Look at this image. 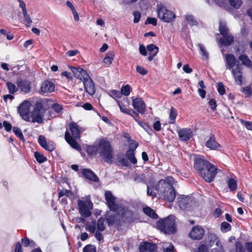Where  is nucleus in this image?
<instances>
[{
	"label": "nucleus",
	"mask_w": 252,
	"mask_h": 252,
	"mask_svg": "<svg viewBox=\"0 0 252 252\" xmlns=\"http://www.w3.org/2000/svg\"><path fill=\"white\" fill-rule=\"evenodd\" d=\"M223 37L219 40V43L226 46L230 45L234 40L233 36L230 33L223 35Z\"/></svg>",
	"instance_id": "obj_23"
},
{
	"label": "nucleus",
	"mask_w": 252,
	"mask_h": 252,
	"mask_svg": "<svg viewBox=\"0 0 252 252\" xmlns=\"http://www.w3.org/2000/svg\"><path fill=\"white\" fill-rule=\"evenodd\" d=\"M69 126L72 137L70 136L69 132L66 131L65 134V140L73 148L80 151L81 150L80 146L74 140V139L80 138V131L79 127L75 123H70Z\"/></svg>",
	"instance_id": "obj_5"
},
{
	"label": "nucleus",
	"mask_w": 252,
	"mask_h": 252,
	"mask_svg": "<svg viewBox=\"0 0 252 252\" xmlns=\"http://www.w3.org/2000/svg\"><path fill=\"white\" fill-rule=\"evenodd\" d=\"M219 31L220 34L222 35L229 33L228 29L226 26V24L224 21H220V22Z\"/></svg>",
	"instance_id": "obj_32"
},
{
	"label": "nucleus",
	"mask_w": 252,
	"mask_h": 252,
	"mask_svg": "<svg viewBox=\"0 0 252 252\" xmlns=\"http://www.w3.org/2000/svg\"><path fill=\"white\" fill-rule=\"evenodd\" d=\"M225 58L226 69L229 70L233 69L236 63V59L234 55L232 54H226Z\"/></svg>",
	"instance_id": "obj_21"
},
{
	"label": "nucleus",
	"mask_w": 252,
	"mask_h": 252,
	"mask_svg": "<svg viewBox=\"0 0 252 252\" xmlns=\"http://www.w3.org/2000/svg\"><path fill=\"white\" fill-rule=\"evenodd\" d=\"M17 84L20 90L25 93H28L31 90L30 83L27 81L18 80L17 82Z\"/></svg>",
	"instance_id": "obj_25"
},
{
	"label": "nucleus",
	"mask_w": 252,
	"mask_h": 252,
	"mask_svg": "<svg viewBox=\"0 0 252 252\" xmlns=\"http://www.w3.org/2000/svg\"><path fill=\"white\" fill-rule=\"evenodd\" d=\"M157 20L155 18L148 17L145 22V24L147 25L150 24L154 26H156L157 25Z\"/></svg>",
	"instance_id": "obj_61"
},
{
	"label": "nucleus",
	"mask_w": 252,
	"mask_h": 252,
	"mask_svg": "<svg viewBox=\"0 0 252 252\" xmlns=\"http://www.w3.org/2000/svg\"><path fill=\"white\" fill-rule=\"evenodd\" d=\"M143 212L145 214L153 219H156L158 217L155 212L149 207L144 208L143 209Z\"/></svg>",
	"instance_id": "obj_34"
},
{
	"label": "nucleus",
	"mask_w": 252,
	"mask_h": 252,
	"mask_svg": "<svg viewBox=\"0 0 252 252\" xmlns=\"http://www.w3.org/2000/svg\"><path fill=\"white\" fill-rule=\"evenodd\" d=\"M218 91L220 95H223L225 94V89L222 83H218Z\"/></svg>",
	"instance_id": "obj_60"
},
{
	"label": "nucleus",
	"mask_w": 252,
	"mask_h": 252,
	"mask_svg": "<svg viewBox=\"0 0 252 252\" xmlns=\"http://www.w3.org/2000/svg\"><path fill=\"white\" fill-rule=\"evenodd\" d=\"M136 71L142 75H146L147 73V71L146 69L140 65L136 66Z\"/></svg>",
	"instance_id": "obj_62"
},
{
	"label": "nucleus",
	"mask_w": 252,
	"mask_h": 252,
	"mask_svg": "<svg viewBox=\"0 0 252 252\" xmlns=\"http://www.w3.org/2000/svg\"><path fill=\"white\" fill-rule=\"evenodd\" d=\"M194 167L201 177L208 182H212L217 173V168L202 157H195Z\"/></svg>",
	"instance_id": "obj_1"
},
{
	"label": "nucleus",
	"mask_w": 252,
	"mask_h": 252,
	"mask_svg": "<svg viewBox=\"0 0 252 252\" xmlns=\"http://www.w3.org/2000/svg\"><path fill=\"white\" fill-rule=\"evenodd\" d=\"M216 247L212 249L211 252H224V250L220 241L216 244Z\"/></svg>",
	"instance_id": "obj_49"
},
{
	"label": "nucleus",
	"mask_w": 252,
	"mask_h": 252,
	"mask_svg": "<svg viewBox=\"0 0 252 252\" xmlns=\"http://www.w3.org/2000/svg\"><path fill=\"white\" fill-rule=\"evenodd\" d=\"M34 155L36 160L39 163H42L46 161L47 159L43 155L40 154L38 152H35Z\"/></svg>",
	"instance_id": "obj_48"
},
{
	"label": "nucleus",
	"mask_w": 252,
	"mask_h": 252,
	"mask_svg": "<svg viewBox=\"0 0 252 252\" xmlns=\"http://www.w3.org/2000/svg\"><path fill=\"white\" fill-rule=\"evenodd\" d=\"M159 18L165 22H170L175 18V14L172 11L168 10L162 4H158L157 8Z\"/></svg>",
	"instance_id": "obj_9"
},
{
	"label": "nucleus",
	"mask_w": 252,
	"mask_h": 252,
	"mask_svg": "<svg viewBox=\"0 0 252 252\" xmlns=\"http://www.w3.org/2000/svg\"><path fill=\"white\" fill-rule=\"evenodd\" d=\"M104 219L100 218L96 223L97 231H102L105 229V226L104 225Z\"/></svg>",
	"instance_id": "obj_40"
},
{
	"label": "nucleus",
	"mask_w": 252,
	"mask_h": 252,
	"mask_svg": "<svg viewBox=\"0 0 252 252\" xmlns=\"http://www.w3.org/2000/svg\"><path fill=\"white\" fill-rule=\"evenodd\" d=\"M70 68L75 76L83 82L86 91L89 94L94 95L95 92V87L87 71L81 67H70Z\"/></svg>",
	"instance_id": "obj_4"
},
{
	"label": "nucleus",
	"mask_w": 252,
	"mask_h": 252,
	"mask_svg": "<svg viewBox=\"0 0 252 252\" xmlns=\"http://www.w3.org/2000/svg\"><path fill=\"white\" fill-rule=\"evenodd\" d=\"M83 252H96V249L94 246L89 245L84 248Z\"/></svg>",
	"instance_id": "obj_58"
},
{
	"label": "nucleus",
	"mask_w": 252,
	"mask_h": 252,
	"mask_svg": "<svg viewBox=\"0 0 252 252\" xmlns=\"http://www.w3.org/2000/svg\"><path fill=\"white\" fill-rule=\"evenodd\" d=\"M147 50L150 54H154V56H156L158 51V48L154 44H150L147 46Z\"/></svg>",
	"instance_id": "obj_42"
},
{
	"label": "nucleus",
	"mask_w": 252,
	"mask_h": 252,
	"mask_svg": "<svg viewBox=\"0 0 252 252\" xmlns=\"http://www.w3.org/2000/svg\"><path fill=\"white\" fill-rule=\"evenodd\" d=\"M9 93L11 94H14L18 90V88L11 82H7L6 84Z\"/></svg>",
	"instance_id": "obj_45"
},
{
	"label": "nucleus",
	"mask_w": 252,
	"mask_h": 252,
	"mask_svg": "<svg viewBox=\"0 0 252 252\" xmlns=\"http://www.w3.org/2000/svg\"><path fill=\"white\" fill-rule=\"evenodd\" d=\"M146 180V177L144 174H136L134 177L135 181L137 182H141Z\"/></svg>",
	"instance_id": "obj_59"
},
{
	"label": "nucleus",
	"mask_w": 252,
	"mask_h": 252,
	"mask_svg": "<svg viewBox=\"0 0 252 252\" xmlns=\"http://www.w3.org/2000/svg\"><path fill=\"white\" fill-rule=\"evenodd\" d=\"M208 249L205 245H201L197 249H193L192 252H208Z\"/></svg>",
	"instance_id": "obj_57"
},
{
	"label": "nucleus",
	"mask_w": 252,
	"mask_h": 252,
	"mask_svg": "<svg viewBox=\"0 0 252 252\" xmlns=\"http://www.w3.org/2000/svg\"><path fill=\"white\" fill-rule=\"evenodd\" d=\"M207 147L211 150H217L220 147V145L216 141L214 135L211 136L209 140L206 143Z\"/></svg>",
	"instance_id": "obj_24"
},
{
	"label": "nucleus",
	"mask_w": 252,
	"mask_h": 252,
	"mask_svg": "<svg viewBox=\"0 0 252 252\" xmlns=\"http://www.w3.org/2000/svg\"><path fill=\"white\" fill-rule=\"evenodd\" d=\"M186 18L188 23L191 26L195 25L197 24L196 20L194 19V17L191 15H187L186 16Z\"/></svg>",
	"instance_id": "obj_53"
},
{
	"label": "nucleus",
	"mask_w": 252,
	"mask_h": 252,
	"mask_svg": "<svg viewBox=\"0 0 252 252\" xmlns=\"http://www.w3.org/2000/svg\"><path fill=\"white\" fill-rule=\"evenodd\" d=\"M87 151L90 155L99 154L105 161L108 162L112 158V149L110 143L104 140H101L98 145L89 146Z\"/></svg>",
	"instance_id": "obj_3"
},
{
	"label": "nucleus",
	"mask_w": 252,
	"mask_h": 252,
	"mask_svg": "<svg viewBox=\"0 0 252 252\" xmlns=\"http://www.w3.org/2000/svg\"><path fill=\"white\" fill-rule=\"evenodd\" d=\"M22 245L25 247H33L35 246V242L32 240H30L28 238H25L22 240Z\"/></svg>",
	"instance_id": "obj_44"
},
{
	"label": "nucleus",
	"mask_w": 252,
	"mask_h": 252,
	"mask_svg": "<svg viewBox=\"0 0 252 252\" xmlns=\"http://www.w3.org/2000/svg\"><path fill=\"white\" fill-rule=\"evenodd\" d=\"M45 109L40 102H37L33 111L30 113L31 121L32 123L39 124L43 122V117L45 112Z\"/></svg>",
	"instance_id": "obj_7"
},
{
	"label": "nucleus",
	"mask_w": 252,
	"mask_h": 252,
	"mask_svg": "<svg viewBox=\"0 0 252 252\" xmlns=\"http://www.w3.org/2000/svg\"><path fill=\"white\" fill-rule=\"evenodd\" d=\"M239 60L242 63L248 67H252V63L248 57L245 55H240L239 57Z\"/></svg>",
	"instance_id": "obj_29"
},
{
	"label": "nucleus",
	"mask_w": 252,
	"mask_h": 252,
	"mask_svg": "<svg viewBox=\"0 0 252 252\" xmlns=\"http://www.w3.org/2000/svg\"><path fill=\"white\" fill-rule=\"evenodd\" d=\"M177 116V112L174 108H171L169 114V124H174L176 118Z\"/></svg>",
	"instance_id": "obj_38"
},
{
	"label": "nucleus",
	"mask_w": 252,
	"mask_h": 252,
	"mask_svg": "<svg viewBox=\"0 0 252 252\" xmlns=\"http://www.w3.org/2000/svg\"><path fill=\"white\" fill-rule=\"evenodd\" d=\"M38 142L40 145L46 150L52 151L55 149V146L52 142H47L46 138L42 135L38 137Z\"/></svg>",
	"instance_id": "obj_17"
},
{
	"label": "nucleus",
	"mask_w": 252,
	"mask_h": 252,
	"mask_svg": "<svg viewBox=\"0 0 252 252\" xmlns=\"http://www.w3.org/2000/svg\"><path fill=\"white\" fill-rule=\"evenodd\" d=\"M227 183L228 187L231 191H234L236 189L237 182L235 179L230 178L227 180Z\"/></svg>",
	"instance_id": "obj_35"
},
{
	"label": "nucleus",
	"mask_w": 252,
	"mask_h": 252,
	"mask_svg": "<svg viewBox=\"0 0 252 252\" xmlns=\"http://www.w3.org/2000/svg\"><path fill=\"white\" fill-rule=\"evenodd\" d=\"M126 156L133 164L136 163L137 160L134 156V150L129 149L126 152Z\"/></svg>",
	"instance_id": "obj_33"
},
{
	"label": "nucleus",
	"mask_w": 252,
	"mask_h": 252,
	"mask_svg": "<svg viewBox=\"0 0 252 252\" xmlns=\"http://www.w3.org/2000/svg\"><path fill=\"white\" fill-rule=\"evenodd\" d=\"M205 234V230L201 226L196 225L191 229L189 236L192 240H201Z\"/></svg>",
	"instance_id": "obj_13"
},
{
	"label": "nucleus",
	"mask_w": 252,
	"mask_h": 252,
	"mask_svg": "<svg viewBox=\"0 0 252 252\" xmlns=\"http://www.w3.org/2000/svg\"><path fill=\"white\" fill-rule=\"evenodd\" d=\"M32 106L30 101H24L18 107V113L20 116L25 121H31L30 113L29 111Z\"/></svg>",
	"instance_id": "obj_10"
},
{
	"label": "nucleus",
	"mask_w": 252,
	"mask_h": 252,
	"mask_svg": "<svg viewBox=\"0 0 252 252\" xmlns=\"http://www.w3.org/2000/svg\"><path fill=\"white\" fill-rule=\"evenodd\" d=\"M13 131L20 139L21 140H24V137L20 128L17 127H14Z\"/></svg>",
	"instance_id": "obj_52"
},
{
	"label": "nucleus",
	"mask_w": 252,
	"mask_h": 252,
	"mask_svg": "<svg viewBox=\"0 0 252 252\" xmlns=\"http://www.w3.org/2000/svg\"><path fill=\"white\" fill-rule=\"evenodd\" d=\"M242 123L248 129L252 130V122L242 121Z\"/></svg>",
	"instance_id": "obj_64"
},
{
	"label": "nucleus",
	"mask_w": 252,
	"mask_h": 252,
	"mask_svg": "<svg viewBox=\"0 0 252 252\" xmlns=\"http://www.w3.org/2000/svg\"><path fill=\"white\" fill-rule=\"evenodd\" d=\"M198 47L201 52V54L203 60H207L208 58V53L204 46L199 43L198 44Z\"/></svg>",
	"instance_id": "obj_43"
},
{
	"label": "nucleus",
	"mask_w": 252,
	"mask_h": 252,
	"mask_svg": "<svg viewBox=\"0 0 252 252\" xmlns=\"http://www.w3.org/2000/svg\"><path fill=\"white\" fill-rule=\"evenodd\" d=\"M235 252H245V249L240 242L235 243Z\"/></svg>",
	"instance_id": "obj_56"
},
{
	"label": "nucleus",
	"mask_w": 252,
	"mask_h": 252,
	"mask_svg": "<svg viewBox=\"0 0 252 252\" xmlns=\"http://www.w3.org/2000/svg\"><path fill=\"white\" fill-rule=\"evenodd\" d=\"M78 206L79 213L82 216L89 217L91 216L93 204L90 199L87 198L85 200H78Z\"/></svg>",
	"instance_id": "obj_8"
},
{
	"label": "nucleus",
	"mask_w": 252,
	"mask_h": 252,
	"mask_svg": "<svg viewBox=\"0 0 252 252\" xmlns=\"http://www.w3.org/2000/svg\"><path fill=\"white\" fill-rule=\"evenodd\" d=\"M243 92L248 96L251 95L252 90L250 87H246L243 89Z\"/></svg>",
	"instance_id": "obj_63"
},
{
	"label": "nucleus",
	"mask_w": 252,
	"mask_h": 252,
	"mask_svg": "<svg viewBox=\"0 0 252 252\" xmlns=\"http://www.w3.org/2000/svg\"><path fill=\"white\" fill-rule=\"evenodd\" d=\"M228 1L230 6L235 9H239L243 3L241 0H228Z\"/></svg>",
	"instance_id": "obj_31"
},
{
	"label": "nucleus",
	"mask_w": 252,
	"mask_h": 252,
	"mask_svg": "<svg viewBox=\"0 0 252 252\" xmlns=\"http://www.w3.org/2000/svg\"><path fill=\"white\" fill-rule=\"evenodd\" d=\"M135 120L140 126H141L144 130H145V131L148 132L150 131H151V129L150 126H148L145 123L140 121L136 118H135Z\"/></svg>",
	"instance_id": "obj_50"
},
{
	"label": "nucleus",
	"mask_w": 252,
	"mask_h": 252,
	"mask_svg": "<svg viewBox=\"0 0 252 252\" xmlns=\"http://www.w3.org/2000/svg\"><path fill=\"white\" fill-rule=\"evenodd\" d=\"M175 217L170 216L168 217L160 220L157 223L158 227L166 234L173 233L175 231Z\"/></svg>",
	"instance_id": "obj_6"
},
{
	"label": "nucleus",
	"mask_w": 252,
	"mask_h": 252,
	"mask_svg": "<svg viewBox=\"0 0 252 252\" xmlns=\"http://www.w3.org/2000/svg\"><path fill=\"white\" fill-rule=\"evenodd\" d=\"M55 85L51 81H44L41 87V91L42 93H52L55 90Z\"/></svg>",
	"instance_id": "obj_20"
},
{
	"label": "nucleus",
	"mask_w": 252,
	"mask_h": 252,
	"mask_svg": "<svg viewBox=\"0 0 252 252\" xmlns=\"http://www.w3.org/2000/svg\"><path fill=\"white\" fill-rule=\"evenodd\" d=\"M177 132L179 138L184 141H188L193 136L192 130L188 128L178 129Z\"/></svg>",
	"instance_id": "obj_15"
},
{
	"label": "nucleus",
	"mask_w": 252,
	"mask_h": 252,
	"mask_svg": "<svg viewBox=\"0 0 252 252\" xmlns=\"http://www.w3.org/2000/svg\"><path fill=\"white\" fill-rule=\"evenodd\" d=\"M220 241V240L218 238V237L214 233H208L207 234V237L205 240L204 245H205L206 248L208 249L209 248L212 247L213 245L215 243L218 244V242Z\"/></svg>",
	"instance_id": "obj_16"
},
{
	"label": "nucleus",
	"mask_w": 252,
	"mask_h": 252,
	"mask_svg": "<svg viewBox=\"0 0 252 252\" xmlns=\"http://www.w3.org/2000/svg\"><path fill=\"white\" fill-rule=\"evenodd\" d=\"M105 199L106 201L107 204L112 203L116 200V198L114 196L110 191H106L105 192Z\"/></svg>",
	"instance_id": "obj_30"
},
{
	"label": "nucleus",
	"mask_w": 252,
	"mask_h": 252,
	"mask_svg": "<svg viewBox=\"0 0 252 252\" xmlns=\"http://www.w3.org/2000/svg\"><path fill=\"white\" fill-rule=\"evenodd\" d=\"M24 16V22L27 27H30L32 23V20L27 11L22 12Z\"/></svg>",
	"instance_id": "obj_37"
},
{
	"label": "nucleus",
	"mask_w": 252,
	"mask_h": 252,
	"mask_svg": "<svg viewBox=\"0 0 252 252\" xmlns=\"http://www.w3.org/2000/svg\"><path fill=\"white\" fill-rule=\"evenodd\" d=\"M117 213L121 215L122 220L124 221L131 222L134 220V214L127 208L122 207Z\"/></svg>",
	"instance_id": "obj_12"
},
{
	"label": "nucleus",
	"mask_w": 252,
	"mask_h": 252,
	"mask_svg": "<svg viewBox=\"0 0 252 252\" xmlns=\"http://www.w3.org/2000/svg\"><path fill=\"white\" fill-rule=\"evenodd\" d=\"M140 252H154L157 250V246L149 242H144L139 246Z\"/></svg>",
	"instance_id": "obj_18"
},
{
	"label": "nucleus",
	"mask_w": 252,
	"mask_h": 252,
	"mask_svg": "<svg viewBox=\"0 0 252 252\" xmlns=\"http://www.w3.org/2000/svg\"><path fill=\"white\" fill-rule=\"evenodd\" d=\"M177 203L179 207L183 210L187 209L193 204L192 198L185 195H181L178 197Z\"/></svg>",
	"instance_id": "obj_11"
},
{
	"label": "nucleus",
	"mask_w": 252,
	"mask_h": 252,
	"mask_svg": "<svg viewBox=\"0 0 252 252\" xmlns=\"http://www.w3.org/2000/svg\"><path fill=\"white\" fill-rule=\"evenodd\" d=\"M109 94L113 98L115 97L120 98L122 97V93H121V92L115 90H110Z\"/></svg>",
	"instance_id": "obj_51"
},
{
	"label": "nucleus",
	"mask_w": 252,
	"mask_h": 252,
	"mask_svg": "<svg viewBox=\"0 0 252 252\" xmlns=\"http://www.w3.org/2000/svg\"><path fill=\"white\" fill-rule=\"evenodd\" d=\"M215 3L220 7H222L227 10H230V8L226 2V0H214Z\"/></svg>",
	"instance_id": "obj_36"
},
{
	"label": "nucleus",
	"mask_w": 252,
	"mask_h": 252,
	"mask_svg": "<svg viewBox=\"0 0 252 252\" xmlns=\"http://www.w3.org/2000/svg\"><path fill=\"white\" fill-rule=\"evenodd\" d=\"M132 106L139 113L143 114L145 112L146 104L141 98H132Z\"/></svg>",
	"instance_id": "obj_14"
},
{
	"label": "nucleus",
	"mask_w": 252,
	"mask_h": 252,
	"mask_svg": "<svg viewBox=\"0 0 252 252\" xmlns=\"http://www.w3.org/2000/svg\"><path fill=\"white\" fill-rule=\"evenodd\" d=\"M82 174L85 178L90 181L94 182H97L99 181L98 177L90 169H83L82 171Z\"/></svg>",
	"instance_id": "obj_19"
},
{
	"label": "nucleus",
	"mask_w": 252,
	"mask_h": 252,
	"mask_svg": "<svg viewBox=\"0 0 252 252\" xmlns=\"http://www.w3.org/2000/svg\"><path fill=\"white\" fill-rule=\"evenodd\" d=\"M86 230L88 231L94 233L96 229L95 220H92L91 222L88 221L86 223Z\"/></svg>",
	"instance_id": "obj_27"
},
{
	"label": "nucleus",
	"mask_w": 252,
	"mask_h": 252,
	"mask_svg": "<svg viewBox=\"0 0 252 252\" xmlns=\"http://www.w3.org/2000/svg\"><path fill=\"white\" fill-rule=\"evenodd\" d=\"M233 75L235 79V81L239 85L242 84V71L240 67L237 65L235 68L231 69Z\"/></svg>",
	"instance_id": "obj_22"
},
{
	"label": "nucleus",
	"mask_w": 252,
	"mask_h": 252,
	"mask_svg": "<svg viewBox=\"0 0 252 252\" xmlns=\"http://www.w3.org/2000/svg\"><path fill=\"white\" fill-rule=\"evenodd\" d=\"M174 179L168 176L161 179L153 188L157 191L160 197L168 202L173 201L176 196V192L173 188Z\"/></svg>",
	"instance_id": "obj_2"
},
{
	"label": "nucleus",
	"mask_w": 252,
	"mask_h": 252,
	"mask_svg": "<svg viewBox=\"0 0 252 252\" xmlns=\"http://www.w3.org/2000/svg\"><path fill=\"white\" fill-rule=\"evenodd\" d=\"M117 103L119 106L120 110L122 112L127 114L128 115H130V111L127 108L122 104L120 101L116 100Z\"/></svg>",
	"instance_id": "obj_46"
},
{
	"label": "nucleus",
	"mask_w": 252,
	"mask_h": 252,
	"mask_svg": "<svg viewBox=\"0 0 252 252\" xmlns=\"http://www.w3.org/2000/svg\"><path fill=\"white\" fill-rule=\"evenodd\" d=\"M107 205L111 211L116 213L118 212L120 209L122 208V206L116 201V200L107 204Z\"/></svg>",
	"instance_id": "obj_28"
},
{
	"label": "nucleus",
	"mask_w": 252,
	"mask_h": 252,
	"mask_svg": "<svg viewBox=\"0 0 252 252\" xmlns=\"http://www.w3.org/2000/svg\"><path fill=\"white\" fill-rule=\"evenodd\" d=\"M133 15L134 16L133 22L134 23H137L139 22L141 17V13L138 11H135L133 12Z\"/></svg>",
	"instance_id": "obj_55"
},
{
	"label": "nucleus",
	"mask_w": 252,
	"mask_h": 252,
	"mask_svg": "<svg viewBox=\"0 0 252 252\" xmlns=\"http://www.w3.org/2000/svg\"><path fill=\"white\" fill-rule=\"evenodd\" d=\"M114 57V55L112 53H107L105 58L103 59V62L107 64L110 65L111 64Z\"/></svg>",
	"instance_id": "obj_41"
},
{
	"label": "nucleus",
	"mask_w": 252,
	"mask_h": 252,
	"mask_svg": "<svg viewBox=\"0 0 252 252\" xmlns=\"http://www.w3.org/2000/svg\"><path fill=\"white\" fill-rule=\"evenodd\" d=\"M231 225L227 222L224 221L221 223L220 229L222 232H227L231 230Z\"/></svg>",
	"instance_id": "obj_47"
},
{
	"label": "nucleus",
	"mask_w": 252,
	"mask_h": 252,
	"mask_svg": "<svg viewBox=\"0 0 252 252\" xmlns=\"http://www.w3.org/2000/svg\"><path fill=\"white\" fill-rule=\"evenodd\" d=\"M163 252H175V249L170 242H164L161 246Z\"/></svg>",
	"instance_id": "obj_26"
},
{
	"label": "nucleus",
	"mask_w": 252,
	"mask_h": 252,
	"mask_svg": "<svg viewBox=\"0 0 252 252\" xmlns=\"http://www.w3.org/2000/svg\"><path fill=\"white\" fill-rule=\"evenodd\" d=\"M51 107L58 114L60 113L63 110V107L62 105L58 103L53 104L52 105Z\"/></svg>",
	"instance_id": "obj_54"
},
{
	"label": "nucleus",
	"mask_w": 252,
	"mask_h": 252,
	"mask_svg": "<svg viewBox=\"0 0 252 252\" xmlns=\"http://www.w3.org/2000/svg\"><path fill=\"white\" fill-rule=\"evenodd\" d=\"M131 90L132 89L130 86L129 85H126L121 88L120 92L122 93V95L128 96L129 95Z\"/></svg>",
	"instance_id": "obj_39"
}]
</instances>
